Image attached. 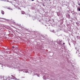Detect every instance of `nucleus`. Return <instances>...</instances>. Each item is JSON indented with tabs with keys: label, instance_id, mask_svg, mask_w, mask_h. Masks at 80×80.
Returning a JSON list of instances; mask_svg holds the SVG:
<instances>
[{
	"label": "nucleus",
	"instance_id": "obj_1",
	"mask_svg": "<svg viewBox=\"0 0 80 80\" xmlns=\"http://www.w3.org/2000/svg\"><path fill=\"white\" fill-rule=\"evenodd\" d=\"M48 74H46L45 75H44L43 77V79L44 80H45L46 78H48Z\"/></svg>",
	"mask_w": 80,
	"mask_h": 80
},
{
	"label": "nucleus",
	"instance_id": "obj_2",
	"mask_svg": "<svg viewBox=\"0 0 80 80\" xmlns=\"http://www.w3.org/2000/svg\"><path fill=\"white\" fill-rule=\"evenodd\" d=\"M22 71H23L25 73H28V69H23Z\"/></svg>",
	"mask_w": 80,
	"mask_h": 80
},
{
	"label": "nucleus",
	"instance_id": "obj_3",
	"mask_svg": "<svg viewBox=\"0 0 80 80\" xmlns=\"http://www.w3.org/2000/svg\"><path fill=\"white\" fill-rule=\"evenodd\" d=\"M44 37H45V39H48V36L47 35H45Z\"/></svg>",
	"mask_w": 80,
	"mask_h": 80
},
{
	"label": "nucleus",
	"instance_id": "obj_4",
	"mask_svg": "<svg viewBox=\"0 0 80 80\" xmlns=\"http://www.w3.org/2000/svg\"><path fill=\"white\" fill-rule=\"evenodd\" d=\"M4 1V2H9V1L8 0H0V1Z\"/></svg>",
	"mask_w": 80,
	"mask_h": 80
},
{
	"label": "nucleus",
	"instance_id": "obj_5",
	"mask_svg": "<svg viewBox=\"0 0 80 80\" xmlns=\"http://www.w3.org/2000/svg\"><path fill=\"white\" fill-rule=\"evenodd\" d=\"M1 13H2V15H4V13H5V12H4V11H3V10H2L1 11Z\"/></svg>",
	"mask_w": 80,
	"mask_h": 80
},
{
	"label": "nucleus",
	"instance_id": "obj_6",
	"mask_svg": "<svg viewBox=\"0 0 80 80\" xmlns=\"http://www.w3.org/2000/svg\"><path fill=\"white\" fill-rule=\"evenodd\" d=\"M59 79L60 80H65L64 79H63V78H60Z\"/></svg>",
	"mask_w": 80,
	"mask_h": 80
},
{
	"label": "nucleus",
	"instance_id": "obj_7",
	"mask_svg": "<svg viewBox=\"0 0 80 80\" xmlns=\"http://www.w3.org/2000/svg\"><path fill=\"white\" fill-rule=\"evenodd\" d=\"M68 18H70V16L69 14H68Z\"/></svg>",
	"mask_w": 80,
	"mask_h": 80
},
{
	"label": "nucleus",
	"instance_id": "obj_8",
	"mask_svg": "<svg viewBox=\"0 0 80 80\" xmlns=\"http://www.w3.org/2000/svg\"><path fill=\"white\" fill-rule=\"evenodd\" d=\"M77 10H78L79 12H80V8H77Z\"/></svg>",
	"mask_w": 80,
	"mask_h": 80
},
{
	"label": "nucleus",
	"instance_id": "obj_9",
	"mask_svg": "<svg viewBox=\"0 0 80 80\" xmlns=\"http://www.w3.org/2000/svg\"><path fill=\"white\" fill-rule=\"evenodd\" d=\"M50 32H53V33H55V32L54 30H52V31H50Z\"/></svg>",
	"mask_w": 80,
	"mask_h": 80
},
{
	"label": "nucleus",
	"instance_id": "obj_10",
	"mask_svg": "<svg viewBox=\"0 0 80 80\" xmlns=\"http://www.w3.org/2000/svg\"><path fill=\"white\" fill-rule=\"evenodd\" d=\"M25 14V12L24 11H22V14Z\"/></svg>",
	"mask_w": 80,
	"mask_h": 80
},
{
	"label": "nucleus",
	"instance_id": "obj_11",
	"mask_svg": "<svg viewBox=\"0 0 80 80\" xmlns=\"http://www.w3.org/2000/svg\"><path fill=\"white\" fill-rule=\"evenodd\" d=\"M59 44H60V45H62V43H61V41H59Z\"/></svg>",
	"mask_w": 80,
	"mask_h": 80
},
{
	"label": "nucleus",
	"instance_id": "obj_12",
	"mask_svg": "<svg viewBox=\"0 0 80 80\" xmlns=\"http://www.w3.org/2000/svg\"><path fill=\"white\" fill-rule=\"evenodd\" d=\"M31 73H33L32 75H35L34 73H33V72H31Z\"/></svg>",
	"mask_w": 80,
	"mask_h": 80
},
{
	"label": "nucleus",
	"instance_id": "obj_13",
	"mask_svg": "<svg viewBox=\"0 0 80 80\" xmlns=\"http://www.w3.org/2000/svg\"><path fill=\"white\" fill-rule=\"evenodd\" d=\"M0 65H1V67H3V65L2 64H1V63H0Z\"/></svg>",
	"mask_w": 80,
	"mask_h": 80
},
{
	"label": "nucleus",
	"instance_id": "obj_14",
	"mask_svg": "<svg viewBox=\"0 0 80 80\" xmlns=\"http://www.w3.org/2000/svg\"><path fill=\"white\" fill-rule=\"evenodd\" d=\"M8 9H9V10H12V9H10V8H7Z\"/></svg>",
	"mask_w": 80,
	"mask_h": 80
},
{
	"label": "nucleus",
	"instance_id": "obj_15",
	"mask_svg": "<svg viewBox=\"0 0 80 80\" xmlns=\"http://www.w3.org/2000/svg\"><path fill=\"white\" fill-rule=\"evenodd\" d=\"M78 57H80V53H79L78 54Z\"/></svg>",
	"mask_w": 80,
	"mask_h": 80
},
{
	"label": "nucleus",
	"instance_id": "obj_16",
	"mask_svg": "<svg viewBox=\"0 0 80 80\" xmlns=\"http://www.w3.org/2000/svg\"><path fill=\"white\" fill-rule=\"evenodd\" d=\"M78 5L79 6H80V3H78Z\"/></svg>",
	"mask_w": 80,
	"mask_h": 80
},
{
	"label": "nucleus",
	"instance_id": "obj_17",
	"mask_svg": "<svg viewBox=\"0 0 80 80\" xmlns=\"http://www.w3.org/2000/svg\"><path fill=\"white\" fill-rule=\"evenodd\" d=\"M14 48H15V47L14 46H12V49H14Z\"/></svg>",
	"mask_w": 80,
	"mask_h": 80
},
{
	"label": "nucleus",
	"instance_id": "obj_18",
	"mask_svg": "<svg viewBox=\"0 0 80 80\" xmlns=\"http://www.w3.org/2000/svg\"><path fill=\"white\" fill-rule=\"evenodd\" d=\"M37 76H38V77H40V76L39 75H38V74H37Z\"/></svg>",
	"mask_w": 80,
	"mask_h": 80
},
{
	"label": "nucleus",
	"instance_id": "obj_19",
	"mask_svg": "<svg viewBox=\"0 0 80 80\" xmlns=\"http://www.w3.org/2000/svg\"><path fill=\"white\" fill-rule=\"evenodd\" d=\"M63 45H65V43L64 42H63Z\"/></svg>",
	"mask_w": 80,
	"mask_h": 80
},
{
	"label": "nucleus",
	"instance_id": "obj_20",
	"mask_svg": "<svg viewBox=\"0 0 80 80\" xmlns=\"http://www.w3.org/2000/svg\"><path fill=\"white\" fill-rule=\"evenodd\" d=\"M78 48H79V49H80V46L78 47Z\"/></svg>",
	"mask_w": 80,
	"mask_h": 80
},
{
	"label": "nucleus",
	"instance_id": "obj_21",
	"mask_svg": "<svg viewBox=\"0 0 80 80\" xmlns=\"http://www.w3.org/2000/svg\"><path fill=\"white\" fill-rule=\"evenodd\" d=\"M18 9H19L20 10H21V9L20 8H18Z\"/></svg>",
	"mask_w": 80,
	"mask_h": 80
},
{
	"label": "nucleus",
	"instance_id": "obj_22",
	"mask_svg": "<svg viewBox=\"0 0 80 80\" xmlns=\"http://www.w3.org/2000/svg\"><path fill=\"white\" fill-rule=\"evenodd\" d=\"M25 78V77H22V78Z\"/></svg>",
	"mask_w": 80,
	"mask_h": 80
},
{
	"label": "nucleus",
	"instance_id": "obj_23",
	"mask_svg": "<svg viewBox=\"0 0 80 80\" xmlns=\"http://www.w3.org/2000/svg\"><path fill=\"white\" fill-rule=\"evenodd\" d=\"M80 3V2H78V3Z\"/></svg>",
	"mask_w": 80,
	"mask_h": 80
},
{
	"label": "nucleus",
	"instance_id": "obj_24",
	"mask_svg": "<svg viewBox=\"0 0 80 80\" xmlns=\"http://www.w3.org/2000/svg\"><path fill=\"white\" fill-rule=\"evenodd\" d=\"M75 48L76 50H77V48Z\"/></svg>",
	"mask_w": 80,
	"mask_h": 80
},
{
	"label": "nucleus",
	"instance_id": "obj_25",
	"mask_svg": "<svg viewBox=\"0 0 80 80\" xmlns=\"http://www.w3.org/2000/svg\"><path fill=\"white\" fill-rule=\"evenodd\" d=\"M69 45H70V43H69Z\"/></svg>",
	"mask_w": 80,
	"mask_h": 80
},
{
	"label": "nucleus",
	"instance_id": "obj_26",
	"mask_svg": "<svg viewBox=\"0 0 80 80\" xmlns=\"http://www.w3.org/2000/svg\"><path fill=\"white\" fill-rule=\"evenodd\" d=\"M35 0H32V1H34Z\"/></svg>",
	"mask_w": 80,
	"mask_h": 80
},
{
	"label": "nucleus",
	"instance_id": "obj_27",
	"mask_svg": "<svg viewBox=\"0 0 80 80\" xmlns=\"http://www.w3.org/2000/svg\"><path fill=\"white\" fill-rule=\"evenodd\" d=\"M72 14H74V13H72Z\"/></svg>",
	"mask_w": 80,
	"mask_h": 80
},
{
	"label": "nucleus",
	"instance_id": "obj_28",
	"mask_svg": "<svg viewBox=\"0 0 80 80\" xmlns=\"http://www.w3.org/2000/svg\"><path fill=\"white\" fill-rule=\"evenodd\" d=\"M77 37H78V36H77Z\"/></svg>",
	"mask_w": 80,
	"mask_h": 80
},
{
	"label": "nucleus",
	"instance_id": "obj_29",
	"mask_svg": "<svg viewBox=\"0 0 80 80\" xmlns=\"http://www.w3.org/2000/svg\"><path fill=\"white\" fill-rule=\"evenodd\" d=\"M79 1H80V0H79Z\"/></svg>",
	"mask_w": 80,
	"mask_h": 80
},
{
	"label": "nucleus",
	"instance_id": "obj_30",
	"mask_svg": "<svg viewBox=\"0 0 80 80\" xmlns=\"http://www.w3.org/2000/svg\"><path fill=\"white\" fill-rule=\"evenodd\" d=\"M2 68H3V67H2Z\"/></svg>",
	"mask_w": 80,
	"mask_h": 80
}]
</instances>
